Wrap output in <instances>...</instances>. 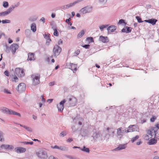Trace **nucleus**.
<instances>
[{"label": "nucleus", "mask_w": 159, "mask_h": 159, "mask_svg": "<svg viewBox=\"0 0 159 159\" xmlns=\"http://www.w3.org/2000/svg\"><path fill=\"white\" fill-rule=\"evenodd\" d=\"M66 101H67L66 102H66V104H68L69 106H74L77 103V99L76 98L71 95L68 96L67 97Z\"/></svg>", "instance_id": "nucleus-1"}, {"label": "nucleus", "mask_w": 159, "mask_h": 159, "mask_svg": "<svg viewBox=\"0 0 159 159\" xmlns=\"http://www.w3.org/2000/svg\"><path fill=\"white\" fill-rule=\"evenodd\" d=\"M115 133V129L113 128H107V129L106 134L104 137L108 139L110 137H113Z\"/></svg>", "instance_id": "nucleus-2"}, {"label": "nucleus", "mask_w": 159, "mask_h": 159, "mask_svg": "<svg viewBox=\"0 0 159 159\" xmlns=\"http://www.w3.org/2000/svg\"><path fill=\"white\" fill-rule=\"evenodd\" d=\"M31 78L33 81L32 84L34 85H36L39 84V79L40 75L39 74H33L31 75Z\"/></svg>", "instance_id": "nucleus-3"}, {"label": "nucleus", "mask_w": 159, "mask_h": 159, "mask_svg": "<svg viewBox=\"0 0 159 159\" xmlns=\"http://www.w3.org/2000/svg\"><path fill=\"white\" fill-rule=\"evenodd\" d=\"M61 51V48L57 45H55L53 48V52L55 57L58 56Z\"/></svg>", "instance_id": "nucleus-4"}, {"label": "nucleus", "mask_w": 159, "mask_h": 159, "mask_svg": "<svg viewBox=\"0 0 159 159\" xmlns=\"http://www.w3.org/2000/svg\"><path fill=\"white\" fill-rule=\"evenodd\" d=\"M91 10V7L89 6H87L82 8L79 11L81 13L84 14L90 12Z\"/></svg>", "instance_id": "nucleus-5"}, {"label": "nucleus", "mask_w": 159, "mask_h": 159, "mask_svg": "<svg viewBox=\"0 0 159 159\" xmlns=\"http://www.w3.org/2000/svg\"><path fill=\"white\" fill-rule=\"evenodd\" d=\"M139 128L137 125H129L127 128V132H130L133 131H137Z\"/></svg>", "instance_id": "nucleus-6"}, {"label": "nucleus", "mask_w": 159, "mask_h": 159, "mask_svg": "<svg viewBox=\"0 0 159 159\" xmlns=\"http://www.w3.org/2000/svg\"><path fill=\"white\" fill-rule=\"evenodd\" d=\"M16 90L20 92H21L25 90L26 89V85L24 83H21L19 84Z\"/></svg>", "instance_id": "nucleus-7"}, {"label": "nucleus", "mask_w": 159, "mask_h": 159, "mask_svg": "<svg viewBox=\"0 0 159 159\" xmlns=\"http://www.w3.org/2000/svg\"><path fill=\"white\" fill-rule=\"evenodd\" d=\"M38 157L42 158H45L47 157V153L45 151L41 150L39 151L37 153Z\"/></svg>", "instance_id": "nucleus-8"}, {"label": "nucleus", "mask_w": 159, "mask_h": 159, "mask_svg": "<svg viewBox=\"0 0 159 159\" xmlns=\"http://www.w3.org/2000/svg\"><path fill=\"white\" fill-rule=\"evenodd\" d=\"M67 101L64 99L61 101L59 104L57 105V107L58 111H62L63 110L64 104Z\"/></svg>", "instance_id": "nucleus-9"}, {"label": "nucleus", "mask_w": 159, "mask_h": 159, "mask_svg": "<svg viewBox=\"0 0 159 159\" xmlns=\"http://www.w3.org/2000/svg\"><path fill=\"white\" fill-rule=\"evenodd\" d=\"M18 45L16 43H13L11 45L10 49L13 54H14L16 52V50L18 49Z\"/></svg>", "instance_id": "nucleus-10"}, {"label": "nucleus", "mask_w": 159, "mask_h": 159, "mask_svg": "<svg viewBox=\"0 0 159 159\" xmlns=\"http://www.w3.org/2000/svg\"><path fill=\"white\" fill-rule=\"evenodd\" d=\"M0 147L2 148L8 149L9 150H12L14 149V147L12 145L8 144H2L1 145Z\"/></svg>", "instance_id": "nucleus-11"}, {"label": "nucleus", "mask_w": 159, "mask_h": 159, "mask_svg": "<svg viewBox=\"0 0 159 159\" xmlns=\"http://www.w3.org/2000/svg\"><path fill=\"white\" fill-rule=\"evenodd\" d=\"M157 21V19L154 18H152L144 20V21L151 24L153 25H155Z\"/></svg>", "instance_id": "nucleus-12"}, {"label": "nucleus", "mask_w": 159, "mask_h": 159, "mask_svg": "<svg viewBox=\"0 0 159 159\" xmlns=\"http://www.w3.org/2000/svg\"><path fill=\"white\" fill-rule=\"evenodd\" d=\"M16 73L19 75V74L20 75H18L20 77H23L24 75V70L22 69H16Z\"/></svg>", "instance_id": "nucleus-13"}, {"label": "nucleus", "mask_w": 159, "mask_h": 159, "mask_svg": "<svg viewBox=\"0 0 159 159\" xmlns=\"http://www.w3.org/2000/svg\"><path fill=\"white\" fill-rule=\"evenodd\" d=\"M12 9H9V8L6 11H5L2 12L0 13V16H5L9 14H10L11 12Z\"/></svg>", "instance_id": "nucleus-14"}, {"label": "nucleus", "mask_w": 159, "mask_h": 159, "mask_svg": "<svg viewBox=\"0 0 159 159\" xmlns=\"http://www.w3.org/2000/svg\"><path fill=\"white\" fill-rule=\"evenodd\" d=\"M99 40L103 43H107L109 41V39L107 37L102 36H100Z\"/></svg>", "instance_id": "nucleus-15"}, {"label": "nucleus", "mask_w": 159, "mask_h": 159, "mask_svg": "<svg viewBox=\"0 0 159 159\" xmlns=\"http://www.w3.org/2000/svg\"><path fill=\"white\" fill-rule=\"evenodd\" d=\"M16 152L17 153L24 152L26 151V149L22 147H18L15 148Z\"/></svg>", "instance_id": "nucleus-16"}, {"label": "nucleus", "mask_w": 159, "mask_h": 159, "mask_svg": "<svg viewBox=\"0 0 159 159\" xmlns=\"http://www.w3.org/2000/svg\"><path fill=\"white\" fill-rule=\"evenodd\" d=\"M34 53H29L28 54V61H32L35 60V58L34 57Z\"/></svg>", "instance_id": "nucleus-17"}, {"label": "nucleus", "mask_w": 159, "mask_h": 159, "mask_svg": "<svg viewBox=\"0 0 159 159\" xmlns=\"http://www.w3.org/2000/svg\"><path fill=\"white\" fill-rule=\"evenodd\" d=\"M53 148L58 149L62 151H67L68 150V148L65 146H58L57 145H55L53 147Z\"/></svg>", "instance_id": "nucleus-18"}, {"label": "nucleus", "mask_w": 159, "mask_h": 159, "mask_svg": "<svg viewBox=\"0 0 159 159\" xmlns=\"http://www.w3.org/2000/svg\"><path fill=\"white\" fill-rule=\"evenodd\" d=\"M70 68L73 70V72L75 73L77 70V65L76 64H74L72 63H70Z\"/></svg>", "instance_id": "nucleus-19"}, {"label": "nucleus", "mask_w": 159, "mask_h": 159, "mask_svg": "<svg viewBox=\"0 0 159 159\" xmlns=\"http://www.w3.org/2000/svg\"><path fill=\"white\" fill-rule=\"evenodd\" d=\"M83 0H77L74 2L68 4V8H70L74 6L76 4L82 2Z\"/></svg>", "instance_id": "nucleus-20"}, {"label": "nucleus", "mask_w": 159, "mask_h": 159, "mask_svg": "<svg viewBox=\"0 0 159 159\" xmlns=\"http://www.w3.org/2000/svg\"><path fill=\"white\" fill-rule=\"evenodd\" d=\"M127 143L120 144L119 146L115 149L116 150H120L125 149L127 147Z\"/></svg>", "instance_id": "nucleus-21"}, {"label": "nucleus", "mask_w": 159, "mask_h": 159, "mask_svg": "<svg viewBox=\"0 0 159 159\" xmlns=\"http://www.w3.org/2000/svg\"><path fill=\"white\" fill-rule=\"evenodd\" d=\"M81 134L82 136H85L89 135V133L88 130L83 129L81 131Z\"/></svg>", "instance_id": "nucleus-22"}, {"label": "nucleus", "mask_w": 159, "mask_h": 159, "mask_svg": "<svg viewBox=\"0 0 159 159\" xmlns=\"http://www.w3.org/2000/svg\"><path fill=\"white\" fill-rule=\"evenodd\" d=\"M154 133L153 135L157 139H159V129L157 128H154Z\"/></svg>", "instance_id": "nucleus-23"}, {"label": "nucleus", "mask_w": 159, "mask_h": 159, "mask_svg": "<svg viewBox=\"0 0 159 159\" xmlns=\"http://www.w3.org/2000/svg\"><path fill=\"white\" fill-rule=\"evenodd\" d=\"M116 29V27L114 25H111L108 27L107 30L108 33L113 32Z\"/></svg>", "instance_id": "nucleus-24"}, {"label": "nucleus", "mask_w": 159, "mask_h": 159, "mask_svg": "<svg viewBox=\"0 0 159 159\" xmlns=\"http://www.w3.org/2000/svg\"><path fill=\"white\" fill-rule=\"evenodd\" d=\"M154 127L151 128L150 130H148L147 133L148 134V135L150 136V137H152V135H153L154 133Z\"/></svg>", "instance_id": "nucleus-25"}, {"label": "nucleus", "mask_w": 159, "mask_h": 159, "mask_svg": "<svg viewBox=\"0 0 159 159\" xmlns=\"http://www.w3.org/2000/svg\"><path fill=\"white\" fill-rule=\"evenodd\" d=\"M157 143V140L154 139H150L148 142V143L150 145H153Z\"/></svg>", "instance_id": "nucleus-26"}, {"label": "nucleus", "mask_w": 159, "mask_h": 159, "mask_svg": "<svg viewBox=\"0 0 159 159\" xmlns=\"http://www.w3.org/2000/svg\"><path fill=\"white\" fill-rule=\"evenodd\" d=\"M31 30L33 32H35L36 30V27L35 23H33L31 25Z\"/></svg>", "instance_id": "nucleus-27"}, {"label": "nucleus", "mask_w": 159, "mask_h": 159, "mask_svg": "<svg viewBox=\"0 0 159 159\" xmlns=\"http://www.w3.org/2000/svg\"><path fill=\"white\" fill-rule=\"evenodd\" d=\"M10 109H9L7 108H4L3 109H2V112L5 114H10Z\"/></svg>", "instance_id": "nucleus-28"}, {"label": "nucleus", "mask_w": 159, "mask_h": 159, "mask_svg": "<svg viewBox=\"0 0 159 159\" xmlns=\"http://www.w3.org/2000/svg\"><path fill=\"white\" fill-rule=\"evenodd\" d=\"M86 41L87 43H89L94 41L93 38L90 37H87L86 39Z\"/></svg>", "instance_id": "nucleus-29"}, {"label": "nucleus", "mask_w": 159, "mask_h": 159, "mask_svg": "<svg viewBox=\"0 0 159 159\" xmlns=\"http://www.w3.org/2000/svg\"><path fill=\"white\" fill-rule=\"evenodd\" d=\"M25 34L27 37H28L31 35V31L29 29H26L25 31Z\"/></svg>", "instance_id": "nucleus-30"}, {"label": "nucleus", "mask_w": 159, "mask_h": 159, "mask_svg": "<svg viewBox=\"0 0 159 159\" xmlns=\"http://www.w3.org/2000/svg\"><path fill=\"white\" fill-rule=\"evenodd\" d=\"M93 139L95 140L100 137V134L99 133H95L93 134Z\"/></svg>", "instance_id": "nucleus-31"}, {"label": "nucleus", "mask_w": 159, "mask_h": 159, "mask_svg": "<svg viewBox=\"0 0 159 159\" xmlns=\"http://www.w3.org/2000/svg\"><path fill=\"white\" fill-rule=\"evenodd\" d=\"M10 111V114L15 115H17L19 116H21L20 114L19 113L15 112V111H14L11 110Z\"/></svg>", "instance_id": "nucleus-32"}, {"label": "nucleus", "mask_w": 159, "mask_h": 159, "mask_svg": "<svg viewBox=\"0 0 159 159\" xmlns=\"http://www.w3.org/2000/svg\"><path fill=\"white\" fill-rule=\"evenodd\" d=\"M80 150L83 151H84L87 153H89L90 150L89 148H86L85 146H84L83 148H81Z\"/></svg>", "instance_id": "nucleus-33"}, {"label": "nucleus", "mask_w": 159, "mask_h": 159, "mask_svg": "<svg viewBox=\"0 0 159 159\" xmlns=\"http://www.w3.org/2000/svg\"><path fill=\"white\" fill-rule=\"evenodd\" d=\"M84 34V30H82L78 34L77 37L78 38H81Z\"/></svg>", "instance_id": "nucleus-34"}, {"label": "nucleus", "mask_w": 159, "mask_h": 159, "mask_svg": "<svg viewBox=\"0 0 159 159\" xmlns=\"http://www.w3.org/2000/svg\"><path fill=\"white\" fill-rule=\"evenodd\" d=\"M108 25H102L99 27L100 30L101 31H102L103 29L107 28L108 26Z\"/></svg>", "instance_id": "nucleus-35"}, {"label": "nucleus", "mask_w": 159, "mask_h": 159, "mask_svg": "<svg viewBox=\"0 0 159 159\" xmlns=\"http://www.w3.org/2000/svg\"><path fill=\"white\" fill-rule=\"evenodd\" d=\"M143 138L144 139L146 140H148L152 138L150 137V136L148 135L147 134H145L143 135Z\"/></svg>", "instance_id": "nucleus-36"}, {"label": "nucleus", "mask_w": 159, "mask_h": 159, "mask_svg": "<svg viewBox=\"0 0 159 159\" xmlns=\"http://www.w3.org/2000/svg\"><path fill=\"white\" fill-rule=\"evenodd\" d=\"M20 3L19 2H17L16 4L14 6L12 5L11 7L9 8V9H12L11 11L13 10L16 7H17L19 6Z\"/></svg>", "instance_id": "nucleus-37"}, {"label": "nucleus", "mask_w": 159, "mask_h": 159, "mask_svg": "<svg viewBox=\"0 0 159 159\" xmlns=\"http://www.w3.org/2000/svg\"><path fill=\"white\" fill-rule=\"evenodd\" d=\"M121 129H122V128L121 127L117 129V134L118 136H121L122 135V133H121Z\"/></svg>", "instance_id": "nucleus-38"}, {"label": "nucleus", "mask_w": 159, "mask_h": 159, "mask_svg": "<svg viewBox=\"0 0 159 159\" xmlns=\"http://www.w3.org/2000/svg\"><path fill=\"white\" fill-rule=\"evenodd\" d=\"M139 138L138 135H136L135 137H133L131 140L132 143H133L138 139Z\"/></svg>", "instance_id": "nucleus-39"}, {"label": "nucleus", "mask_w": 159, "mask_h": 159, "mask_svg": "<svg viewBox=\"0 0 159 159\" xmlns=\"http://www.w3.org/2000/svg\"><path fill=\"white\" fill-rule=\"evenodd\" d=\"M4 141L3 139V134L1 131H0V141Z\"/></svg>", "instance_id": "nucleus-40"}, {"label": "nucleus", "mask_w": 159, "mask_h": 159, "mask_svg": "<svg viewBox=\"0 0 159 159\" xmlns=\"http://www.w3.org/2000/svg\"><path fill=\"white\" fill-rule=\"evenodd\" d=\"M44 37L46 39H47L48 40V41L46 42V43L47 44L48 42H49V41H51V39L49 38V34H45V36Z\"/></svg>", "instance_id": "nucleus-41"}, {"label": "nucleus", "mask_w": 159, "mask_h": 159, "mask_svg": "<svg viewBox=\"0 0 159 159\" xmlns=\"http://www.w3.org/2000/svg\"><path fill=\"white\" fill-rule=\"evenodd\" d=\"M9 6L8 3L7 2L4 1L3 2V6L5 8Z\"/></svg>", "instance_id": "nucleus-42"}, {"label": "nucleus", "mask_w": 159, "mask_h": 159, "mask_svg": "<svg viewBox=\"0 0 159 159\" xmlns=\"http://www.w3.org/2000/svg\"><path fill=\"white\" fill-rule=\"evenodd\" d=\"M126 29V33H129L131 31L132 28L130 27L126 26L125 27Z\"/></svg>", "instance_id": "nucleus-43"}, {"label": "nucleus", "mask_w": 159, "mask_h": 159, "mask_svg": "<svg viewBox=\"0 0 159 159\" xmlns=\"http://www.w3.org/2000/svg\"><path fill=\"white\" fill-rule=\"evenodd\" d=\"M1 22L3 24L9 23L11 22V21L9 20H2L1 21Z\"/></svg>", "instance_id": "nucleus-44"}, {"label": "nucleus", "mask_w": 159, "mask_h": 159, "mask_svg": "<svg viewBox=\"0 0 159 159\" xmlns=\"http://www.w3.org/2000/svg\"><path fill=\"white\" fill-rule=\"evenodd\" d=\"M12 80L13 81H14L15 82H17L18 81V79L16 75H14Z\"/></svg>", "instance_id": "nucleus-45"}, {"label": "nucleus", "mask_w": 159, "mask_h": 159, "mask_svg": "<svg viewBox=\"0 0 159 159\" xmlns=\"http://www.w3.org/2000/svg\"><path fill=\"white\" fill-rule=\"evenodd\" d=\"M54 32L53 34L54 36H57L59 35L57 29H54Z\"/></svg>", "instance_id": "nucleus-46"}, {"label": "nucleus", "mask_w": 159, "mask_h": 159, "mask_svg": "<svg viewBox=\"0 0 159 159\" xmlns=\"http://www.w3.org/2000/svg\"><path fill=\"white\" fill-rule=\"evenodd\" d=\"M68 8H68V4L62 6L60 7V9H63V10H65L66 9H68Z\"/></svg>", "instance_id": "nucleus-47"}, {"label": "nucleus", "mask_w": 159, "mask_h": 159, "mask_svg": "<svg viewBox=\"0 0 159 159\" xmlns=\"http://www.w3.org/2000/svg\"><path fill=\"white\" fill-rule=\"evenodd\" d=\"M22 143H24L25 144H30V145H32L34 142H22Z\"/></svg>", "instance_id": "nucleus-48"}, {"label": "nucleus", "mask_w": 159, "mask_h": 159, "mask_svg": "<svg viewBox=\"0 0 159 159\" xmlns=\"http://www.w3.org/2000/svg\"><path fill=\"white\" fill-rule=\"evenodd\" d=\"M136 18L138 22L139 23H142L143 22L141 20V19L138 16H136Z\"/></svg>", "instance_id": "nucleus-49"}, {"label": "nucleus", "mask_w": 159, "mask_h": 159, "mask_svg": "<svg viewBox=\"0 0 159 159\" xmlns=\"http://www.w3.org/2000/svg\"><path fill=\"white\" fill-rule=\"evenodd\" d=\"M80 53V50H77L74 53L73 56H76L79 54Z\"/></svg>", "instance_id": "nucleus-50"}, {"label": "nucleus", "mask_w": 159, "mask_h": 159, "mask_svg": "<svg viewBox=\"0 0 159 159\" xmlns=\"http://www.w3.org/2000/svg\"><path fill=\"white\" fill-rule=\"evenodd\" d=\"M123 23L125 24V23L124 22V20L123 19H121V20H120L118 23V24H121Z\"/></svg>", "instance_id": "nucleus-51"}, {"label": "nucleus", "mask_w": 159, "mask_h": 159, "mask_svg": "<svg viewBox=\"0 0 159 159\" xmlns=\"http://www.w3.org/2000/svg\"><path fill=\"white\" fill-rule=\"evenodd\" d=\"M6 49L5 50V51L6 52L8 53L9 52V49L10 48L7 45V44L6 45Z\"/></svg>", "instance_id": "nucleus-52"}, {"label": "nucleus", "mask_w": 159, "mask_h": 159, "mask_svg": "<svg viewBox=\"0 0 159 159\" xmlns=\"http://www.w3.org/2000/svg\"><path fill=\"white\" fill-rule=\"evenodd\" d=\"M107 0H99V2L102 4H105L107 1Z\"/></svg>", "instance_id": "nucleus-53"}, {"label": "nucleus", "mask_w": 159, "mask_h": 159, "mask_svg": "<svg viewBox=\"0 0 159 159\" xmlns=\"http://www.w3.org/2000/svg\"><path fill=\"white\" fill-rule=\"evenodd\" d=\"M65 132H62L60 134V136L61 137H63L66 135V134H65Z\"/></svg>", "instance_id": "nucleus-54"}, {"label": "nucleus", "mask_w": 159, "mask_h": 159, "mask_svg": "<svg viewBox=\"0 0 159 159\" xmlns=\"http://www.w3.org/2000/svg\"><path fill=\"white\" fill-rule=\"evenodd\" d=\"M25 129H26L27 131L30 132H32V129L31 128L28 127L26 126Z\"/></svg>", "instance_id": "nucleus-55"}, {"label": "nucleus", "mask_w": 159, "mask_h": 159, "mask_svg": "<svg viewBox=\"0 0 159 159\" xmlns=\"http://www.w3.org/2000/svg\"><path fill=\"white\" fill-rule=\"evenodd\" d=\"M82 47L84 48H85L86 49H88L89 48L90 45L89 44H85L84 45L82 46Z\"/></svg>", "instance_id": "nucleus-56"}, {"label": "nucleus", "mask_w": 159, "mask_h": 159, "mask_svg": "<svg viewBox=\"0 0 159 159\" xmlns=\"http://www.w3.org/2000/svg\"><path fill=\"white\" fill-rule=\"evenodd\" d=\"M121 133H122V134L125 132L126 133H128V132H127V130H126V129H123V128H122V129H121Z\"/></svg>", "instance_id": "nucleus-57"}, {"label": "nucleus", "mask_w": 159, "mask_h": 159, "mask_svg": "<svg viewBox=\"0 0 159 159\" xmlns=\"http://www.w3.org/2000/svg\"><path fill=\"white\" fill-rule=\"evenodd\" d=\"M156 118L155 116H153L150 119V121L151 122H153L156 119Z\"/></svg>", "instance_id": "nucleus-58"}, {"label": "nucleus", "mask_w": 159, "mask_h": 159, "mask_svg": "<svg viewBox=\"0 0 159 159\" xmlns=\"http://www.w3.org/2000/svg\"><path fill=\"white\" fill-rule=\"evenodd\" d=\"M40 20L42 21L43 23H44L45 21V19L43 17L40 19Z\"/></svg>", "instance_id": "nucleus-59"}, {"label": "nucleus", "mask_w": 159, "mask_h": 159, "mask_svg": "<svg viewBox=\"0 0 159 159\" xmlns=\"http://www.w3.org/2000/svg\"><path fill=\"white\" fill-rule=\"evenodd\" d=\"M4 74L7 76H9V72H8V71L6 70L4 72Z\"/></svg>", "instance_id": "nucleus-60"}, {"label": "nucleus", "mask_w": 159, "mask_h": 159, "mask_svg": "<svg viewBox=\"0 0 159 159\" xmlns=\"http://www.w3.org/2000/svg\"><path fill=\"white\" fill-rule=\"evenodd\" d=\"M71 19L70 18H69L67 19L66 20L65 22L67 23H68L70 22V21L71 20Z\"/></svg>", "instance_id": "nucleus-61"}, {"label": "nucleus", "mask_w": 159, "mask_h": 159, "mask_svg": "<svg viewBox=\"0 0 159 159\" xmlns=\"http://www.w3.org/2000/svg\"><path fill=\"white\" fill-rule=\"evenodd\" d=\"M41 98H42V101L43 102H45V98H43V95H42L41 96Z\"/></svg>", "instance_id": "nucleus-62"}, {"label": "nucleus", "mask_w": 159, "mask_h": 159, "mask_svg": "<svg viewBox=\"0 0 159 159\" xmlns=\"http://www.w3.org/2000/svg\"><path fill=\"white\" fill-rule=\"evenodd\" d=\"M67 157H68V158H69L70 159H77L76 158H75V157H73L70 156H68Z\"/></svg>", "instance_id": "nucleus-63"}, {"label": "nucleus", "mask_w": 159, "mask_h": 159, "mask_svg": "<svg viewBox=\"0 0 159 159\" xmlns=\"http://www.w3.org/2000/svg\"><path fill=\"white\" fill-rule=\"evenodd\" d=\"M48 159H57L56 158H55L53 156H51L49 157Z\"/></svg>", "instance_id": "nucleus-64"}]
</instances>
